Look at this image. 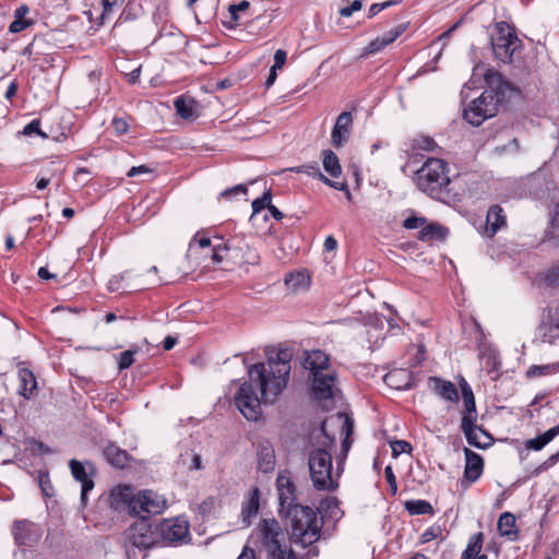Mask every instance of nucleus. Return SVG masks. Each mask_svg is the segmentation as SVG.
<instances>
[{
	"label": "nucleus",
	"mask_w": 559,
	"mask_h": 559,
	"mask_svg": "<svg viewBox=\"0 0 559 559\" xmlns=\"http://www.w3.org/2000/svg\"><path fill=\"white\" fill-rule=\"evenodd\" d=\"M112 126L116 130L117 135L126 133L129 128L128 122L122 118H114Z\"/></svg>",
	"instance_id": "obj_60"
},
{
	"label": "nucleus",
	"mask_w": 559,
	"mask_h": 559,
	"mask_svg": "<svg viewBox=\"0 0 559 559\" xmlns=\"http://www.w3.org/2000/svg\"><path fill=\"white\" fill-rule=\"evenodd\" d=\"M290 170L295 171L297 174H300V173L307 174L308 176L319 179L320 181H323V179L326 177L321 173L320 167L317 163H311V164H306V165H302L299 167H294V168H290Z\"/></svg>",
	"instance_id": "obj_41"
},
{
	"label": "nucleus",
	"mask_w": 559,
	"mask_h": 559,
	"mask_svg": "<svg viewBox=\"0 0 559 559\" xmlns=\"http://www.w3.org/2000/svg\"><path fill=\"white\" fill-rule=\"evenodd\" d=\"M309 282V276L305 273L290 274L288 278H286V284H290L294 287L299 285H305Z\"/></svg>",
	"instance_id": "obj_52"
},
{
	"label": "nucleus",
	"mask_w": 559,
	"mask_h": 559,
	"mask_svg": "<svg viewBox=\"0 0 559 559\" xmlns=\"http://www.w3.org/2000/svg\"><path fill=\"white\" fill-rule=\"evenodd\" d=\"M229 251V246L228 243H225L223 248L221 247H214L213 249V253H212V260L215 262V263H219L223 261L224 259V252H227Z\"/></svg>",
	"instance_id": "obj_61"
},
{
	"label": "nucleus",
	"mask_w": 559,
	"mask_h": 559,
	"mask_svg": "<svg viewBox=\"0 0 559 559\" xmlns=\"http://www.w3.org/2000/svg\"><path fill=\"white\" fill-rule=\"evenodd\" d=\"M322 182L328 185L329 187H331L333 189H336V190H340V191H344L346 193V197L348 199H350V191L348 189V186L345 182L333 181V180L329 179L328 177H325Z\"/></svg>",
	"instance_id": "obj_58"
},
{
	"label": "nucleus",
	"mask_w": 559,
	"mask_h": 559,
	"mask_svg": "<svg viewBox=\"0 0 559 559\" xmlns=\"http://www.w3.org/2000/svg\"><path fill=\"white\" fill-rule=\"evenodd\" d=\"M417 188L429 197L444 201L450 197L448 164L439 158H428L416 171Z\"/></svg>",
	"instance_id": "obj_4"
},
{
	"label": "nucleus",
	"mask_w": 559,
	"mask_h": 559,
	"mask_svg": "<svg viewBox=\"0 0 559 559\" xmlns=\"http://www.w3.org/2000/svg\"><path fill=\"white\" fill-rule=\"evenodd\" d=\"M362 4L360 0H354L349 5L342 7L340 9V15L343 17H349L354 12L361 9Z\"/></svg>",
	"instance_id": "obj_51"
},
{
	"label": "nucleus",
	"mask_w": 559,
	"mask_h": 559,
	"mask_svg": "<svg viewBox=\"0 0 559 559\" xmlns=\"http://www.w3.org/2000/svg\"><path fill=\"white\" fill-rule=\"evenodd\" d=\"M497 112L498 99L493 96L492 91H485L464 109V119L477 127L496 116Z\"/></svg>",
	"instance_id": "obj_8"
},
{
	"label": "nucleus",
	"mask_w": 559,
	"mask_h": 559,
	"mask_svg": "<svg viewBox=\"0 0 559 559\" xmlns=\"http://www.w3.org/2000/svg\"><path fill=\"white\" fill-rule=\"evenodd\" d=\"M559 462V451L550 455L545 462H543L536 469L535 474L547 471Z\"/></svg>",
	"instance_id": "obj_55"
},
{
	"label": "nucleus",
	"mask_w": 559,
	"mask_h": 559,
	"mask_svg": "<svg viewBox=\"0 0 559 559\" xmlns=\"http://www.w3.org/2000/svg\"><path fill=\"white\" fill-rule=\"evenodd\" d=\"M215 508L216 499L214 497H207L198 506V511L202 516H207L215 510Z\"/></svg>",
	"instance_id": "obj_46"
},
{
	"label": "nucleus",
	"mask_w": 559,
	"mask_h": 559,
	"mask_svg": "<svg viewBox=\"0 0 559 559\" xmlns=\"http://www.w3.org/2000/svg\"><path fill=\"white\" fill-rule=\"evenodd\" d=\"M429 383L433 392L444 401L451 403H457L460 400L456 386L448 380H443L438 377H430Z\"/></svg>",
	"instance_id": "obj_19"
},
{
	"label": "nucleus",
	"mask_w": 559,
	"mask_h": 559,
	"mask_svg": "<svg viewBox=\"0 0 559 559\" xmlns=\"http://www.w3.org/2000/svg\"><path fill=\"white\" fill-rule=\"evenodd\" d=\"M259 489L254 488L247 503L242 507L241 518L242 523L249 526L251 518L254 516L259 511Z\"/></svg>",
	"instance_id": "obj_36"
},
{
	"label": "nucleus",
	"mask_w": 559,
	"mask_h": 559,
	"mask_svg": "<svg viewBox=\"0 0 559 559\" xmlns=\"http://www.w3.org/2000/svg\"><path fill=\"white\" fill-rule=\"evenodd\" d=\"M126 540L139 549H148L159 544L158 526L142 516L126 532Z\"/></svg>",
	"instance_id": "obj_7"
},
{
	"label": "nucleus",
	"mask_w": 559,
	"mask_h": 559,
	"mask_svg": "<svg viewBox=\"0 0 559 559\" xmlns=\"http://www.w3.org/2000/svg\"><path fill=\"white\" fill-rule=\"evenodd\" d=\"M254 535L271 559H298L292 549L287 550L283 545L284 532L277 520H261Z\"/></svg>",
	"instance_id": "obj_5"
},
{
	"label": "nucleus",
	"mask_w": 559,
	"mask_h": 559,
	"mask_svg": "<svg viewBox=\"0 0 559 559\" xmlns=\"http://www.w3.org/2000/svg\"><path fill=\"white\" fill-rule=\"evenodd\" d=\"M177 114L183 119H193L198 116V104L189 97H178L175 100Z\"/></svg>",
	"instance_id": "obj_34"
},
{
	"label": "nucleus",
	"mask_w": 559,
	"mask_h": 559,
	"mask_svg": "<svg viewBox=\"0 0 559 559\" xmlns=\"http://www.w3.org/2000/svg\"><path fill=\"white\" fill-rule=\"evenodd\" d=\"M412 381V372L406 369H394L384 376V382L395 390L409 389Z\"/></svg>",
	"instance_id": "obj_23"
},
{
	"label": "nucleus",
	"mask_w": 559,
	"mask_h": 559,
	"mask_svg": "<svg viewBox=\"0 0 559 559\" xmlns=\"http://www.w3.org/2000/svg\"><path fill=\"white\" fill-rule=\"evenodd\" d=\"M186 456L190 457V463L188 464V468L190 471H197L202 467L201 456L198 453H187ZM183 464H187L185 455H181Z\"/></svg>",
	"instance_id": "obj_53"
},
{
	"label": "nucleus",
	"mask_w": 559,
	"mask_h": 559,
	"mask_svg": "<svg viewBox=\"0 0 559 559\" xmlns=\"http://www.w3.org/2000/svg\"><path fill=\"white\" fill-rule=\"evenodd\" d=\"M271 23V17L263 14H258L254 19L249 21L246 25V29L250 34L258 35L261 31H264Z\"/></svg>",
	"instance_id": "obj_40"
},
{
	"label": "nucleus",
	"mask_w": 559,
	"mask_h": 559,
	"mask_svg": "<svg viewBox=\"0 0 559 559\" xmlns=\"http://www.w3.org/2000/svg\"><path fill=\"white\" fill-rule=\"evenodd\" d=\"M491 46L496 58L508 63L512 61V56L519 48L520 40L507 23L500 22L496 25L491 35Z\"/></svg>",
	"instance_id": "obj_6"
},
{
	"label": "nucleus",
	"mask_w": 559,
	"mask_h": 559,
	"mask_svg": "<svg viewBox=\"0 0 559 559\" xmlns=\"http://www.w3.org/2000/svg\"><path fill=\"white\" fill-rule=\"evenodd\" d=\"M285 518L289 520V540L293 545L307 548L321 538L324 521L313 508L297 507Z\"/></svg>",
	"instance_id": "obj_3"
},
{
	"label": "nucleus",
	"mask_w": 559,
	"mask_h": 559,
	"mask_svg": "<svg viewBox=\"0 0 559 559\" xmlns=\"http://www.w3.org/2000/svg\"><path fill=\"white\" fill-rule=\"evenodd\" d=\"M136 504L134 515L144 516L143 514L155 515L162 513L166 508V500L163 496L153 490H143L136 493Z\"/></svg>",
	"instance_id": "obj_13"
},
{
	"label": "nucleus",
	"mask_w": 559,
	"mask_h": 559,
	"mask_svg": "<svg viewBox=\"0 0 559 559\" xmlns=\"http://www.w3.org/2000/svg\"><path fill=\"white\" fill-rule=\"evenodd\" d=\"M159 542H182L189 536V523L182 518L164 520L157 524Z\"/></svg>",
	"instance_id": "obj_10"
},
{
	"label": "nucleus",
	"mask_w": 559,
	"mask_h": 559,
	"mask_svg": "<svg viewBox=\"0 0 559 559\" xmlns=\"http://www.w3.org/2000/svg\"><path fill=\"white\" fill-rule=\"evenodd\" d=\"M484 535L476 533L469 537L466 549L463 551L461 559H474L483 548Z\"/></svg>",
	"instance_id": "obj_37"
},
{
	"label": "nucleus",
	"mask_w": 559,
	"mask_h": 559,
	"mask_svg": "<svg viewBox=\"0 0 559 559\" xmlns=\"http://www.w3.org/2000/svg\"><path fill=\"white\" fill-rule=\"evenodd\" d=\"M248 192V189H247V186L246 185H236L235 187L233 188H229V189H226L224 190L222 193H221V197L222 198H225V199H231L233 197H236L238 194H242V195H246Z\"/></svg>",
	"instance_id": "obj_49"
},
{
	"label": "nucleus",
	"mask_w": 559,
	"mask_h": 559,
	"mask_svg": "<svg viewBox=\"0 0 559 559\" xmlns=\"http://www.w3.org/2000/svg\"><path fill=\"white\" fill-rule=\"evenodd\" d=\"M39 124V120H33L28 124H26L19 134H22L24 136L47 138L48 135L40 130Z\"/></svg>",
	"instance_id": "obj_42"
},
{
	"label": "nucleus",
	"mask_w": 559,
	"mask_h": 559,
	"mask_svg": "<svg viewBox=\"0 0 559 559\" xmlns=\"http://www.w3.org/2000/svg\"><path fill=\"white\" fill-rule=\"evenodd\" d=\"M465 454V469H464V477L471 481H476L480 475L483 474L484 469V462L479 454L475 453L471 449L465 448L464 449Z\"/></svg>",
	"instance_id": "obj_20"
},
{
	"label": "nucleus",
	"mask_w": 559,
	"mask_h": 559,
	"mask_svg": "<svg viewBox=\"0 0 559 559\" xmlns=\"http://www.w3.org/2000/svg\"><path fill=\"white\" fill-rule=\"evenodd\" d=\"M545 282L548 286H559V265H555L547 271Z\"/></svg>",
	"instance_id": "obj_50"
},
{
	"label": "nucleus",
	"mask_w": 559,
	"mask_h": 559,
	"mask_svg": "<svg viewBox=\"0 0 559 559\" xmlns=\"http://www.w3.org/2000/svg\"><path fill=\"white\" fill-rule=\"evenodd\" d=\"M537 335L542 342L549 344L559 338V304L556 307L549 306L543 313Z\"/></svg>",
	"instance_id": "obj_12"
},
{
	"label": "nucleus",
	"mask_w": 559,
	"mask_h": 559,
	"mask_svg": "<svg viewBox=\"0 0 559 559\" xmlns=\"http://www.w3.org/2000/svg\"><path fill=\"white\" fill-rule=\"evenodd\" d=\"M447 233V228L437 223H426V225L419 230L418 239L421 241L440 240L445 237Z\"/></svg>",
	"instance_id": "obj_35"
},
{
	"label": "nucleus",
	"mask_w": 559,
	"mask_h": 559,
	"mask_svg": "<svg viewBox=\"0 0 559 559\" xmlns=\"http://www.w3.org/2000/svg\"><path fill=\"white\" fill-rule=\"evenodd\" d=\"M136 493L129 485H118L110 492V503L115 509L128 508L130 513L134 514L136 504Z\"/></svg>",
	"instance_id": "obj_16"
},
{
	"label": "nucleus",
	"mask_w": 559,
	"mask_h": 559,
	"mask_svg": "<svg viewBox=\"0 0 559 559\" xmlns=\"http://www.w3.org/2000/svg\"><path fill=\"white\" fill-rule=\"evenodd\" d=\"M38 484H39V487H40L44 496L51 497L53 495V488H52L51 480L49 478L48 473L39 472Z\"/></svg>",
	"instance_id": "obj_43"
},
{
	"label": "nucleus",
	"mask_w": 559,
	"mask_h": 559,
	"mask_svg": "<svg viewBox=\"0 0 559 559\" xmlns=\"http://www.w3.org/2000/svg\"><path fill=\"white\" fill-rule=\"evenodd\" d=\"M550 366L549 365H546V366H532L528 371H527V374L528 376H544V374H547L550 370Z\"/></svg>",
	"instance_id": "obj_63"
},
{
	"label": "nucleus",
	"mask_w": 559,
	"mask_h": 559,
	"mask_svg": "<svg viewBox=\"0 0 559 559\" xmlns=\"http://www.w3.org/2000/svg\"><path fill=\"white\" fill-rule=\"evenodd\" d=\"M426 223L427 219L423 216H411L404 221L403 226L406 229H421Z\"/></svg>",
	"instance_id": "obj_48"
},
{
	"label": "nucleus",
	"mask_w": 559,
	"mask_h": 559,
	"mask_svg": "<svg viewBox=\"0 0 559 559\" xmlns=\"http://www.w3.org/2000/svg\"><path fill=\"white\" fill-rule=\"evenodd\" d=\"M321 157L325 173L333 178H338L342 175V166L336 154L331 150H323Z\"/></svg>",
	"instance_id": "obj_31"
},
{
	"label": "nucleus",
	"mask_w": 559,
	"mask_h": 559,
	"mask_svg": "<svg viewBox=\"0 0 559 559\" xmlns=\"http://www.w3.org/2000/svg\"><path fill=\"white\" fill-rule=\"evenodd\" d=\"M543 241L559 247V203H556L550 212L549 224L545 229Z\"/></svg>",
	"instance_id": "obj_27"
},
{
	"label": "nucleus",
	"mask_w": 559,
	"mask_h": 559,
	"mask_svg": "<svg viewBox=\"0 0 559 559\" xmlns=\"http://www.w3.org/2000/svg\"><path fill=\"white\" fill-rule=\"evenodd\" d=\"M271 201H272V194H271L270 190L264 192L261 198L253 200V202H252L253 214H257L260 211H262L263 209L269 207V205L271 204Z\"/></svg>",
	"instance_id": "obj_44"
},
{
	"label": "nucleus",
	"mask_w": 559,
	"mask_h": 559,
	"mask_svg": "<svg viewBox=\"0 0 559 559\" xmlns=\"http://www.w3.org/2000/svg\"><path fill=\"white\" fill-rule=\"evenodd\" d=\"M318 514L322 513L323 516H329L334 520H338L343 515V511L340 509L338 500L335 497H326L321 500L318 509H314Z\"/></svg>",
	"instance_id": "obj_33"
},
{
	"label": "nucleus",
	"mask_w": 559,
	"mask_h": 559,
	"mask_svg": "<svg viewBox=\"0 0 559 559\" xmlns=\"http://www.w3.org/2000/svg\"><path fill=\"white\" fill-rule=\"evenodd\" d=\"M405 509L411 515L433 514L432 506L426 500L406 501Z\"/></svg>",
	"instance_id": "obj_38"
},
{
	"label": "nucleus",
	"mask_w": 559,
	"mask_h": 559,
	"mask_svg": "<svg viewBox=\"0 0 559 559\" xmlns=\"http://www.w3.org/2000/svg\"><path fill=\"white\" fill-rule=\"evenodd\" d=\"M559 435V425L548 429L543 435L537 436L525 441V448L528 450L540 451L550 441Z\"/></svg>",
	"instance_id": "obj_32"
},
{
	"label": "nucleus",
	"mask_w": 559,
	"mask_h": 559,
	"mask_svg": "<svg viewBox=\"0 0 559 559\" xmlns=\"http://www.w3.org/2000/svg\"><path fill=\"white\" fill-rule=\"evenodd\" d=\"M251 7V2L248 0H242L238 4H231L228 8L230 13L231 21L239 25L241 23L242 16L249 11Z\"/></svg>",
	"instance_id": "obj_39"
},
{
	"label": "nucleus",
	"mask_w": 559,
	"mask_h": 559,
	"mask_svg": "<svg viewBox=\"0 0 559 559\" xmlns=\"http://www.w3.org/2000/svg\"><path fill=\"white\" fill-rule=\"evenodd\" d=\"M152 173V169L148 168L147 166L145 165H141V166H134V167H131L129 169V171L127 173V176L128 177H136L139 175H142V174H150Z\"/></svg>",
	"instance_id": "obj_62"
},
{
	"label": "nucleus",
	"mask_w": 559,
	"mask_h": 559,
	"mask_svg": "<svg viewBox=\"0 0 559 559\" xmlns=\"http://www.w3.org/2000/svg\"><path fill=\"white\" fill-rule=\"evenodd\" d=\"M127 275V272L120 274V275H117V276H112L110 280H109V283H108V288L111 290V292H117L119 290L120 286V281L124 280Z\"/></svg>",
	"instance_id": "obj_64"
},
{
	"label": "nucleus",
	"mask_w": 559,
	"mask_h": 559,
	"mask_svg": "<svg viewBox=\"0 0 559 559\" xmlns=\"http://www.w3.org/2000/svg\"><path fill=\"white\" fill-rule=\"evenodd\" d=\"M441 533V528L438 526V527H430L428 530H426L421 536H420V543L421 544H426L435 538H437Z\"/></svg>",
	"instance_id": "obj_57"
},
{
	"label": "nucleus",
	"mask_w": 559,
	"mask_h": 559,
	"mask_svg": "<svg viewBox=\"0 0 559 559\" xmlns=\"http://www.w3.org/2000/svg\"><path fill=\"white\" fill-rule=\"evenodd\" d=\"M384 475H385L386 481H388V483H389V485H390L391 493H392V495H395V493H396V491H397V484H396L395 475H394V473H393V469H392V466H391V465H388V466L384 468Z\"/></svg>",
	"instance_id": "obj_54"
},
{
	"label": "nucleus",
	"mask_w": 559,
	"mask_h": 559,
	"mask_svg": "<svg viewBox=\"0 0 559 559\" xmlns=\"http://www.w3.org/2000/svg\"><path fill=\"white\" fill-rule=\"evenodd\" d=\"M19 393L25 399H31L37 391V381L33 373L27 368L19 369Z\"/></svg>",
	"instance_id": "obj_24"
},
{
	"label": "nucleus",
	"mask_w": 559,
	"mask_h": 559,
	"mask_svg": "<svg viewBox=\"0 0 559 559\" xmlns=\"http://www.w3.org/2000/svg\"><path fill=\"white\" fill-rule=\"evenodd\" d=\"M391 449L393 456H397L401 453H408L412 451V445L404 440H395L391 442Z\"/></svg>",
	"instance_id": "obj_47"
},
{
	"label": "nucleus",
	"mask_w": 559,
	"mask_h": 559,
	"mask_svg": "<svg viewBox=\"0 0 559 559\" xmlns=\"http://www.w3.org/2000/svg\"><path fill=\"white\" fill-rule=\"evenodd\" d=\"M304 367L310 371V374H313L317 371L332 370L330 367L329 356L320 349L306 353V357L304 359Z\"/></svg>",
	"instance_id": "obj_21"
},
{
	"label": "nucleus",
	"mask_w": 559,
	"mask_h": 559,
	"mask_svg": "<svg viewBox=\"0 0 559 559\" xmlns=\"http://www.w3.org/2000/svg\"><path fill=\"white\" fill-rule=\"evenodd\" d=\"M13 535L16 544L21 546H33L41 536L39 527L28 520L15 521Z\"/></svg>",
	"instance_id": "obj_15"
},
{
	"label": "nucleus",
	"mask_w": 559,
	"mask_h": 559,
	"mask_svg": "<svg viewBox=\"0 0 559 559\" xmlns=\"http://www.w3.org/2000/svg\"><path fill=\"white\" fill-rule=\"evenodd\" d=\"M461 429L465 435L467 442L478 449H486L491 445L492 437L476 425V421H471L469 418L461 421Z\"/></svg>",
	"instance_id": "obj_14"
},
{
	"label": "nucleus",
	"mask_w": 559,
	"mask_h": 559,
	"mask_svg": "<svg viewBox=\"0 0 559 559\" xmlns=\"http://www.w3.org/2000/svg\"><path fill=\"white\" fill-rule=\"evenodd\" d=\"M336 390L335 371H317L311 374V393L318 401H325L333 397Z\"/></svg>",
	"instance_id": "obj_11"
},
{
	"label": "nucleus",
	"mask_w": 559,
	"mask_h": 559,
	"mask_svg": "<svg viewBox=\"0 0 559 559\" xmlns=\"http://www.w3.org/2000/svg\"><path fill=\"white\" fill-rule=\"evenodd\" d=\"M278 493V513L281 516L289 515L297 507H302L296 502V487L287 476L280 475L276 479Z\"/></svg>",
	"instance_id": "obj_9"
},
{
	"label": "nucleus",
	"mask_w": 559,
	"mask_h": 559,
	"mask_svg": "<svg viewBox=\"0 0 559 559\" xmlns=\"http://www.w3.org/2000/svg\"><path fill=\"white\" fill-rule=\"evenodd\" d=\"M353 115L349 111L342 112L332 130V140H346L349 138L353 129Z\"/></svg>",
	"instance_id": "obj_25"
},
{
	"label": "nucleus",
	"mask_w": 559,
	"mask_h": 559,
	"mask_svg": "<svg viewBox=\"0 0 559 559\" xmlns=\"http://www.w3.org/2000/svg\"><path fill=\"white\" fill-rule=\"evenodd\" d=\"M124 0H103V14L104 19L107 14H110L115 8L121 7Z\"/></svg>",
	"instance_id": "obj_56"
},
{
	"label": "nucleus",
	"mask_w": 559,
	"mask_h": 559,
	"mask_svg": "<svg viewBox=\"0 0 559 559\" xmlns=\"http://www.w3.org/2000/svg\"><path fill=\"white\" fill-rule=\"evenodd\" d=\"M405 29L406 25L400 24L384 33L382 36L374 38L365 47L362 55H374L381 51L388 45L392 44L396 38H399L405 32Z\"/></svg>",
	"instance_id": "obj_17"
},
{
	"label": "nucleus",
	"mask_w": 559,
	"mask_h": 559,
	"mask_svg": "<svg viewBox=\"0 0 559 559\" xmlns=\"http://www.w3.org/2000/svg\"><path fill=\"white\" fill-rule=\"evenodd\" d=\"M325 426L326 423L322 421L319 435L323 440L320 447L310 451L308 466L313 487L317 490L332 491L338 486L332 477V455L330 453L335 440L326 433Z\"/></svg>",
	"instance_id": "obj_2"
},
{
	"label": "nucleus",
	"mask_w": 559,
	"mask_h": 559,
	"mask_svg": "<svg viewBox=\"0 0 559 559\" xmlns=\"http://www.w3.org/2000/svg\"><path fill=\"white\" fill-rule=\"evenodd\" d=\"M497 526L501 536H506L510 540H515L518 538V530L515 528V518L512 513H502L499 516Z\"/></svg>",
	"instance_id": "obj_30"
},
{
	"label": "nucleus",
	"mask_w": 559,
	"mask_h": 559,
	"mask_svg": "<svg viewBox=\"0 0 559 559\" xmlns=\"http://www.w3.org/2000/svg\"><path fill=\"white\" fill-rule=\"evenodd\" d=\"M135 353H136V350L129 349V350H124L119 354V356H118L119 370L127 369L133 364Z\"/></svg>",
	"instance_id": "obj_45"
},
{
	"label": "nucleus",
	"mask_w": 559,
	"mask_h": 559,
	"mask_svg": "<svg viewBox=\"0 0 559 559\" xmlns=\"http://www.w3.org/2000/svg\"><path fill=\"white\" fill-rule=\"evenodd\" d=\"M506 225V215L499 205L491 206L486 216V233L492 237L501 227Z\"/></svg>",
	"instance_id": "obj_26"
},
{
	"label": "nucleus",
	"mask_w": 559,
	"mask_h": 559,
	"mask_svg": "<svg viewBox=\"0 0 559 559\" xmlns=\"http://www.w3.org/2000/svg\"><path fill=\"white\" fill-rule=\"evenodd\" d=\"M69 466L74 479L81 483V502L85 506L87 492L94 488V481L88 477L85 466L78 460H71Z\"/></svg>",
	"instance_id": "obj_18"
},
{
	"label": "nucleus",
	"mask_w": 559,
	"mask_h": 559,
	"mask_svg": "<svg viewBox=\"0 0 559 559\" xmlns=\"http://www.w3.org/2000/svg\"><path fill=\"white\" fill-rule=\"evenodd\" d=\"M28 25L29 22L27 20H20L14 17V21L9 26V31L11 33H19L25 29Z\"/></svg>",
	"instance_id": "obj_59"
},
{
	"label": "nucleus",
	"mask_w": 559,
	"mask_h": 559,
	"mask_svg": "<svg viewBox=\"0 0 559 559\" xmlns=\"http://www.w3.org/2000/svg\"><path fill=\"white\" fill-rule=\"evenodd\" d=\"M485 81L489 88L496 91L498 94L502 96L506 94L507 91L512 90V84L495 70H488L486 72Z\"/></svg>",
	"instance_id": "obj_29"
},
{
	"label": "nucleus",
	"mask_w": 559,
	"mask_h": 559,
	"mask_svg": "<svg viewBox=\"0 0 559 559\" xmlns=\"http://www.w3.org/2000/svg\"><path fill=\"white\" fill-rule=\"evenodd\" d=\"M104 456L110 465L118 468H123L129 462L128 452L112 443L105 447Z\"/></svg>",
	"instance_id": "obj_28"
},
{
	"label": "nucleus",
	"mask_w": 559,
	"mask_h": 559,
	"mask_svg": "<svg viewBox=\"0 0 559 559\" xmlns=\"http://www.w3.org/2000/svg\"><path fill=\"white\" fill-rule=\"evenodd\" d=\"M460 388H461L463 404H464V412H463L462 420L469 418L471 421H476L477 413H476V403H475L473 390L464 378H462L460 381Z\"/></svg>",
	"instance_id": "obj_22"
},
{
	"label": "nucleus",
	"mask_w": 559,
	"mask_h": 559,
	"mask_svg": "<svg viewBox=\"0 0 559 559\" xmlns=\"http://www.w3.org/2000/svg\"><path fill=\"white\" fill-rule=\"evenodd\" d=\"M293 353L288 348L270 355L267 362L248 368L249 381L243 382L235 394V405L248 420H258L261 403H273L287 385Z\"/></svg>",
	"instance_id": "obj_1"
}]
</instances>
